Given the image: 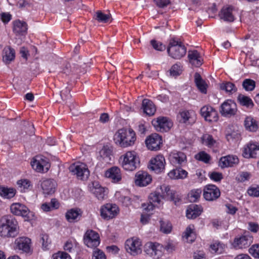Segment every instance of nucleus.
Listing matches in <instances>:
<instances>
[{
  "label": "nucleus",
  "instance_id": "obj_40",
  "mask_svg": "<svg viewBox=\"0 0 259 259\" xmlns=\"http://www.w3.org/2000/svg\"><path fill=\"white\" fill-rule=\"evenodd\" d=\"M237 100L240 105L247 108H252L254 105L252 100L249 97L245 95H239Z\"/></svg>",
  "mask_w": 259,
  "mask_h": 259
},
{
  "label": "nucleus",
  "instance_id": "obj_59",
  "mask_svg": "<svg viewBox=\"0 0 259 259\" xmlns=\"http://www.w3.org/2000/svg\"><path fill=\"white\" fill-rule=\"evenodd\" d=\"M247 193L249 195L253 197L259 196V187L258 186H251L247 190Z\"/></svg>",
  "mask_w": 259,
  "mask_h": 259
},
{
  "label": "nucleus",
  "instance_id": "obj_33",
  "mask_svg": "<svg viewBox=\"0 0 259 259\" xmlns=\"http://www.w3.org/2000/svg\"><path fill=\"white\" fill-rule=\"evenodd\" d=\"M91 191L99 200L104 199L106 195L105 189L97 183L96 185L93 183V187L91 189Z\"/></svg>",
  "mask_w": 259,
  "mask_h": 259
},
{
  "label": "nucleus",
  "instance_id": "obj_26",
  "mask_svg": "<svg viewBox=\"0 0 259 259\" xmlns=\"http://www.w3.org/2000/svg\"><path fill=\"white\" fill-rule=\"evenodd\" d=\"M56 182L53 179H46L42 181L41 187L45 194L50 195L55 192Z\"/></svg>",
  "mask_w": 259,
  "mask_h": 259
},
{
  "label": "nucleus",
  "instance_id": "obj_22",
  "mask_svg": "<svg viewBox=\"0 0 259 259\" xmlns=\"http://www.w3.org/2000/svg\"><path fill=\"white\" fill-rule=\"evenodd\" d=\"M179 121L183 123H190L195 120V114L193 111L183 110L177 115Z\"/></svg>",
  "mask_w": 259,
  "mask_h": 259
},
{
  "label": "nucleus",
  "instance_id": "obj_27",
  "mask_svg": "<svg viewBox=\"0 0 259 259\" xmlns=\"http://www.w3.org/2000/svg\"><path fill=\"white\" fill-rule=\"evenodd\" d=\"M219 16L221 19L227 22H233L235 19L233 14V8L231 6L224 7L219 13Z\"/></svg>",
  "mask_w": 259,
  "mask_h": 259
},
{
  "label": "nucleus",
  "instance_id": "obj_48",
  "mask_svg": "<svg viewBox=\"0 0 259 259\" xmlns=\"http://www.w3.org/2000/svg\"><path fill=\"white\" fill-rule=\"evenodd\" d=\"M222 90H225L227 93L232 94L236 91L235 85L230 82L222 83L220 86Z\"/></svg>",
  "mask_w": 259,
  "mask_h": 259
},
{
  "label": "nucleus",
  "instance_id": "obj_8",
  "mask_svg": "<svg viewBox=\"0 0 259 259\" xmlns=\"http://www.w3.org/2000/svg\"><path fill=\"white\" fill-rule=\"evenodd\" d=\"M32 168L39 172H46L50 167V164L49 160L42 156H37L31 162Z\"/></svg>",
  "mask_w": 259,
  "mask_h": 259
},
{
  "label": "nucleus",
  "instance_id": "obj_29",
  "mask_svg": "<svg viewBox=\"0 0 259 259\" xmlns=\"http://www.w3.org/2000/svg\"><path fill=\"white\" fill-rule=\"evenodd\" d=\"M3 61L7 64H9L14 60L15 57V51L14 49L10 46L5 47L2 52Z\"/></svg>",
  "mask_w": 259,
  "mask_h": 259
},
{
  "label": "nucleus",
  "instance_id": "obj_11",
  "mask_svg": "<svg viewBox=\"0 0 259 259\" xmlns=\"http://www.w3.org/2000/svg\"><path fill=\"white\" fill-rule=\"evenodd\" d=\"M119 212V209L116 204L107 203L100 209L101 215L103 219L109 220L114 218Z\"/></svg>",
  "mask_w": 259,
  "mask_h": 259
},
{
  "label": "nucleus",
  "instance_id": "obj_57",
  "mask_svg": "<svg viewBox=\"0 0 259 259\" xmlns=\"http://www.w3.org/2000/svg\"><path fill=\"white\" fill-rule=\"evenodd\" d=\"M52 259H72L70 256L65 252L58 251L52 255Z\"/></svg>",
  "mask_w": 259,
  "mask_h": 259
},
{
  "label": "nucleus",
  "instance_id": "obj_10",
  "mask_svg": "<svg viewBox=\"0 0 259 259\" xmlns=\"http://www.w3.org/2000/svg\"><path fill=\"white\" fill-rule=\"evenodd\" d=\"M165 163L164 157L161 154L157 155L150 160L149 168L151 170L158 174L164 169Z\"/></svg>",
  "mask_w": 259,
  "mask_h": 259
},
{
  "label": "nucleus",
  "instance_id": "obj_17",
  "mask_svg": "<svg viewBox=\"0 0 259 259\" xmlns=\"http://www.w3.org/2000/svg\"><path fill=\"white\" fill-rule=\"evenodd\" d=\"M169 160L175 166H183L187 162V156L182 152L174 151L169 154Z\"/></svg>",
  "mask_w": 259,
  "mask_h": 259
},
{
  "label": "nucleus",
  "instance_id": "obj_45",
  "mask_svg": "<svg viewBox=\"0 0 259 259\" xmlns=\"http://www.w3.org/2000/svg\"><path fill=\"white\" fill-rule=\"evenodd\" d=\"M95 19L100 22L107 23L110 20L111 15L106 14L101 11H97L95 16Z\"/></svg>",
  "mask_w": 259,
  "mask_h": 259
},
{
  "label": "nucleus",
  "instance_id": "obj_21",
  "mask_svg": "<svg viewBox=\"0 0 259 259\" xmlns=\"http://www.w3.org/2000/svg\"><path fill=\"white\" fill-rule=\"evenodd\" d=\"M31 240L25 237L17 238L15 241V249L24 252H29L30 250Z\"/></svg>",
  "mask_w": 259,
  "mask_h": 259
},
{
  "label": "nucleus",
  "instance_id": "obj_55",
  "mask_svg": "<svg viewBox=\"0 0 259 259\" xmlns=\"http://www.w3.org/2000/svg\"><path fill=\"white\" fill-rule=\"evenodd\" d=\"M249 253L255 258H259V244L252 245L249 249Z\"/></svg>",
  "mask_w": 259,
  "mask_h": 259
},
{
  "label": "nucleus",
  "instance_id": "obj_13",
  "mask_svg": "<svg viewBox=\"0 0 259 259\" xmlns=\"http://www.w3.org/2000/svg\"><path fill=\"white\" fill-rule=\"evenodd\" d=\"M237 111L236 103L231 100L224 102L221 106L220 113L222 115L230 117L236 114Z\"/></svg>",
  "mask_w": 259,
  "mask_h": 259
},
{
  "label": "nucleus",
  "instance_id": "obj_53",
  "mask_svg": "<svg viewBox=\"0 0 259 259\" xmlns=\"http://www.w3.org/2000/svg\"><path fill=\"white\" fill-rule=\"evenodd\" d=\"M170 74L171 76H178L182 72V67L179 64H175L172 66L170 70Z\"/></svg>",
  "mask_w": 259,
  "mask_h": 259
},
{
  "label": "nucleus",
  "instance_id": "obj_4",
  "mask_svg": "<svg viewBox=\"0 0 259 259\" xmlns=\"http://www.w3.org/2000/svg\"><path fill=\"white\" fill-rule=\"evenodd\" d=\"M167 51L172 58L180 59L185 55L187 49L181 41L172 39L169 41Z\"/></svg>",
  "mask_w": 259,
  "mask_h": 259
},
{
  "label": "nucleus",
  "instance_id": "obj_39",
  "mask_svg": "<svg viewBox=\"0 0 259 259\" xmlns=\"http://www.w3.org/2000/svg\"><path fill=\"white\" fill-rule=\"evenodd\" d=\"M16 194L15 189L2 187L0 188V195L5 199H11Z\"/></svg>",
  "mask_w": 259,
  "mask_h": 259
},
{
  "label": "nucleus",
  "instance_id": "obj_31",
  "mask_svg": "<svg viewBox=\"0 0 259 259\" xmlns=\"http://www.w3.org/2000/svg\"><path fill=\"white\" fill-rule=\"evenodd\" d=\"M81 216V212L80 210L75 208L68 210L65 214L66 220L70 223L77 222Z\"/></svg>",
  "mask_w": 259,
  "mask_h": 259
},
{
  "label": "nucleus",
  "instance_id": "obj_36",
  "mask_svg": "<svg viewBox=\"0 0 259 259\" xmlns=\"http://www.w3.org/2000/svg\"><path fill=\"white\" fill-rule=\"evenodd\" d=\"M195 82L198 90L203 94L207 92V85L203 80L198 73H196L194 75Z\"/></svg>",
  "mask_w": 259,
  "mask_h": 259
},
{
  "label": "nucleus",
  "instance_id": "obj_46",
  "mask_svg": "<svg viewBox=\"0 0 259 259\" xmlns=\"http://www.w3.org/2000/svg\"><path fill=\"white\" fill-rule=\"evenodd\" d=\"M242 87L246 91H252L255 87V82L251 79H245L242 82Z\"/></svg>",
  "mask_w": 259,
  "mask_h": 259
},
{
  "label": "nucleus",
  "instance_id": "obj_32",
  "mask_svg": "<svg viewBox=\"0 0 259 259\" xmlns=\"http://www.w3.org/2000/svg\"><path fill=\"white\" fill-rule=\"evenodd\" d=\"M202 211L201 206L196 204L191 205L187 210L186 216L188 219H195L199 216Z\"/></svg>",
  "mask_w": 259,
  "mask_h": 259
},
{
  "label": "nucleus",
  "instance_id": "obj_61",
  "mask_svg": "<svg viewBox=\"0 0 259 259\" xmlns=\"http://www.w3.org/2000/svg\"><path fill=\"white\" fill-rule=\"evenodd\" d=\"M210 178L213 181L218 182L223 179V175L220 172H212L210 174Z\"/></svg>",
  "mask_w": 259,
  "mask_h": 259
},
{
  "label": "nucleus",
  "instance_id": "obj_38",
  "mask_svg": "<svg viewBox=\"0 0 259 259\" xmlns=\"http://www.w3.org/2000/svg\"><path fill=\"white\" fill-rule=\"evenodd\" d=\"M17 184L19 190L21 192H26L30 190L32 188V184L28 179H21L17 181Z\"/></svg>",
  "mask_w": 259,
  "mask_h": 259
},
{
  "label": "nucleus",
  "instance_id": "obj_50",
  "mask_svg": "<svg viewBox=\"0 0 259 259\" xmlns=\"http://www.w3.org/2000/svg\"><path fill=\"white\" fill-rule=\"evenodd\" d=\"M160 231L165 234L169 233L171 232L172 226L171 224L168 222L160 221Z\"/></svg>",
  "mask_w": 259,
  "mask_h": 259
},
{
  "label": "nucleus",
  "instance_id": "obj_35",
  "mask_svg": "<svg viewBox=\"0 0 259 259\" xmlns=\"http://www.w3.org/2000/svg\"><path fill=\"white\" fill-rule=\"evenodd\" d=\"M27 30V24L24 22L19 20L14 23L13 31L17 35H23Z\"/></svg>",
  "mask_w": 259,
  "mask_h": 259
},
{
  "label": "nucleus",
  "instance_id": "obj_64",
  "mask_svg": "<svg viewBox=\"0 0 259 259\" xmlns=\"http://www.w3.org/2000/svg\"><path fill=\"white\" fill-rule=\"evenodd\" d=\"M250 174L247 172H242L238 177V181L244 182L249 179Z\"/></svg>",
  "mask_w": 259,
  "mask_h": 259
},
{
  "label": "nucleus",
  "instance_id": "obj_41",
  "mask_svg": "<svg viewBox=\"0 0 259 259\" xmlns=\"http://www.w3.org/2000/svg\"><path fill=\"white\" fill-rule=\"evenodd\" d=\"M202 143L209 147H214L217 141L213 138L212 136L209 134H204L201 137Z\"/></svg>",
  "mask_w": 259,
  "mask_h": 259
},
{
  "label": "nucleus",
  "instance_id": "obj_58",
  "mask_svg": "<svg viewBox=\"0 0 259 259\" xmlns=\"http://www.w3.org/2000/svg\"><path fill=\"white\" fill-rule=\"evenodd\" d=\"M76 243L70 240L67 241L64 245V249L65 251L72 253L74 251Z\"/></svg>",
  "mask_w": 259,
  "mask_h": 259
},
{
  "label": "nucleus",
  "instance_id": "obj_52",
  "mask_svg": "<svg viewBox=\"0 0 259 259\" xmlns=\"http://www.w3.org/2000/svg\"><path fill=\"white\" fill-rule=\"evenodd\" d=\"M161 198V195L156 192L151 193L149 196L150 202L156 205L160 203Z\"/></svg>",
  "mask_w": 259,
  "mask_h": 259
},
{
  "label": "nucleus",
  "instance_id": "obj_62",
  "mask_svg": "<svg viewBox=\"0 0 259 259\" xmlns=\"http://www.w3.org/2000/svg\"><path fill=\"white\" fill-rule=\"evenodd\" d=\"M154 1L159 8H164L170 3V0H154Z\"/></svg>",
  "mask_w": 259,
  "mask_h": 259
},
{
  "label": "nucleus",
  "instance_id": "obj_42",
  "mask_svg": "<svg viewBox=\"0 0 259 259\" xmlns=\"http://www.w3.org/2000/svg\"><path fill=\"white\" fill-rule=\"evenodd\" d=\"M194 227L193 225L188 226L185 231L184 237L187 240V242H192L196 238V235L194 231Z\"/></svg>",
  "mask_w": 259,
  "mask_h": 259
},
{
  "label": "nucleus",
  "instance_id": "obj_63",
  "mask_svg": "<svg viewBox=\"0 0 259 259\" xmlns=\"http://www.w3.org/2000/svg\"><path fill=\"white\" fill-rule=\"evenodd\" d=\"M156 206V204H153L150 202L147 204H143L142 207L143 209L147 211V212H149L151 210H153L154 207Z\"/></svg>",
  "mask_w": 259,
  "mask_h": 259
},
{
  "label": "nucleus",
  "instance_id": "obj_37",
  "mask_svg": "<svg viewBox=\"0 0 259 259\" xmlns=\"http://www.w3.org/2000/svg\"><path fill=\"white\" fill-rule=\"evenodd\" d=\"M246 129L250 132H255L258 128V125L255 119L251 116L247 117L244 120Z\"/></svg>",
  "mask_w": 259,
  "mask_h": 259
},
{
  "label": "nucleus",
  "instance_id": "obj_25",
  "mask_svg": "<svg viewBox=\"0 0 259 259\" xmlns=\"http://www.w3.org/2000/svg\"><path fill=\"white\" fill-rule=\"evenodd\" d=\"M10 209L13 214L23 217H27L29 213L28 208L25 205L19 203L12 204Z\"/></svg>",
  "mask_w": 259,
  "mask_h": 259
},
{
  "label": "nucleus",
  "instance_id": "obj_16",
  "mask_svg": "<svg viewBox=\"0 0 259 259\" xmlns=\"http://www.w3.org/2000/svg\"><path fill=\"white\" fill-rule=\"evenodd\" d=\"M200 113L206 121L209 122L217 121L218 119L217 111L210 106H204L201 108Z\"/></svg>",
  "mask_w": 259,
  "mask_h": 259
},
{
  "label": "nucleus",
  "instance_id": "obj_60",
  "mask_svg": "<svg viewBox=\"0 0 259 259\" xmlns=\"http://www.w3.org/2000/svg\"><path fill=\"white\" fill-rule=\"evenodd\" d=\"M170 200L174 202L175 204H177L179 202V201L181 200V196L180 195V194L174 191L172 194H171L169 196Z\"/></svg>",
  "mask_w": 259,
  "mask_h": 259
},
{
  "label": "nucleus",
  "instance_id": "obj_54",
  "mask_svg": "<svg viewBox=\"0 0 259 259\" xmlns=\"http://www.w3.org/2000/svg\"><path fill=\"white\" fill-rule=\"evenodd\" d=\"M92 259H106V256L102 250L96 248L93 252Z\"/></svg>",
  "mask_w": 259,
  "mask_h": 259
},
{
  "label": "nucleus",
  "instance_id": "obj_30",
  "mask_svg": "<svg viewBox=\"0 0 259 259\" xmlns=\"http://www.w3.org/2000/svg\"><path fill=\"white\" fill-rule=\"evenodd\" d=\"M143 112L149 116L154 114L156 111L155 106L153 102L149 99H144L142 101Z\"/></svg>",
  "mask_w": 259,
  "mask_h": 259
},
{
  "label": "nucleus",
  "instance_id": "obj_51",
  "mask_svg": "<svg viewBox=\"0 0 259 259\" xmlns=\"http://www.w3.org/2000/svg\"><path fill=\"white\" fill-rule=\"evenodd\" d=\"M40 242L41 243L42 247L44 250L49 249V246L51 244V240L48 235L46 234H41Z\"/></svg>",
  "mask_w": 259,
  "mask_h": 259
},
{
  "label": "nucleus",
  "instance_id": "obj_49",
  "mask_svg": "<svg viewBox=\"0 0 259 259\" xmlns=\"http://www.w3.org/2000/svg\"><path fill=\"white\" fill-rule=\"evenodd\" d=\"M195 158L199 161L207 163L210 160V156L204 151H201L196 154Z\"/></svg>",
  "mask_w": 259,
  "mask_h": 259
},
{
  "label": "nucleus",
  "instance_id": "obj_28",
  "mask_svg": "<svg viewBox=\"0 0 259 259\" xmlns=\"http://www.w3.org/2000/svg\"><path fill=\"white\" fill-rule=\"evenodd\" d=\"M188 58L190 62L195 67H199L202 64V59L199 53L196 50L189 51Z\"/></svg>",
  "mask_w": 259,
  "mask_h": 259
},
{
  "label": "nucleus",
  "instance_id": "obj_12",
  "mask_svg": "<svg viewBox=\"0 0 259 259\" xmlns=\"http://www.w3.org/2000/svg\"><path fill=\"white\" fill-rule=\"evenodd\" d=\"M242 155L246 158L259 157V144L252 142L247 143L243 147Z\"/></svg>",
  "mask_w": 259,
  "mask_h": 259
},
{
  "label": "nucleus",
  "instance_id": "obj_44",
  "mask_svg": "<svg viewBox=\"0 0 259 259\" xmlns=\"http://www.w3.org/2000/svg\"><path fill=\"white\" fill-rule=\"evenodd\" d=\"M225 245L219 241H215L210 245L211 251L212 253L221 254L224 251Z\"/></svg>",
  "mask_w": 259,
  "mask_h": 259
},
{
  "label": "nucleus",
  "instance_id": "obj_18",
  "mask_svg": "<svg viewBox=\"0 0 259 259\" xmlns=\"http://www.w3.org/2000/svg\"><path fill=\"white\" fill-rule=\"evenodd\" d=\"M152 181V178L147 172L139 171L135 175V183L137 186L145 187L149 185Z\"/></svg>",
  "mask_w": 259,
  "mask_h": 259
},
{
  "label": "nucleus",
  "instance_id": "obj_20",
  "mask_svg": "<svg viewBox=\"0 0 259 259\" xmlns=\"http://www.w3.org/2000/svg\"><path fill=\"white\" fill-rule=\"evenodd\" d=\"M162 245L158 243L148 242L146 244L145 251L153 257H159L162 255Z\"/></svg>",
  "mask_w": 259,
  "mask_h": 259
},
{
  "label": "nucleus",
  "instance_id": "obj_47",
  "mask_svg": "<svg viewBox=\"0 0 259 259\" xmlns=\"http://www.w3.org/2000/svg\"><path fill=\"white\" fill-rule=\"evenodd\" d=\"M202 193L200 189L191 190L188 194V198L191 202H196L200 198Z\"/></svg>",
  "mask_w": 259,
  "mask_h": 259
},
{
  "label": "nucleus",
  "instance_id": "obj_14",
  "mask_svg": "<svg viewBox=\"0 0 259 259\" xmlns=\"http://www.w3.org/2000/svg\"><path fill=\"white\" fill-rule=\"evenodd\" d=\"M220 194L219 189L214 185H208L204 188L203 195L207 201H214L220 196Z\"/></svg>",
  "mask_w": 259,
  "mask_h": 259
},
{
  "label": "nucleus",
  "instance_id": "obj_24",
  "mask_svg": "<svg viewBox=\"0 0 259 259\" xmlns=\"http://www.w3.org/2000/svg\"><path fill=\"white\" fill-rule=\"evenodd\" d=\"M239 163V159L235 155H227L221 157L219 161V166L222 168L232 167Z\"/></svg>",
  "mask_w": 259,
  "mask_h": 259
},
{
  "label": "nucleus",
  "instance_id": "obj_6",
  "mask_svg": "<svg viewBox=\"0 0 259 259\" xmlns=\"http://www.w3.org/2000/svg\"><path fill=\"white\" fill-rule=\"evenodd\" d=\"M69 170L76 175L78 179L81 180H87L90 175V171L88 166L83 163H74L70 166Z\"/></svg>",
  "mask_w": 259,
  "mask_h": 259
},
{
  "label": "nucleus",
  "instance_id": "obj_9",
  "mask_svg": "<svg viewBox=\"0 0 259 259\" xmlns=\"http://www.w3.org/2000/svg\"><path fill=\"white\" fill-rule=\"evenodd\" d=\"M84 244L90 248H96L100 243L99 234L93 230H87L84 235Z\"/></svg>",
  "mask_w": 259,
  "mask_h": 259
},
{
  "label": "nucleus",
  "instance_id": "obj_2",
  "mask_svg": "<svg viewBox=\"0 0 259 259\" xmlns=\"http://www.w3.org/2000/svg\"><path fill=\"white\" fill-rule=\"evenodd\" d=\"M121 167L126 171H134L140 165V159L137 153L134 151H128L121 155L119 159Z\"/></svg>",
  "mask_w": 259,
  "mask_h": 259
},
{
  "label": "nucleus",
  "instance_id": "obj_34",
  "mask_svg": "<svg viewBox=\"0 0 259 259\" xmlns=\"http://www.w3.org/2000/svg\"><path fill=\"white\" fill-rule=\"evenodd\" d=\"M188 172L181 168L174 169L170 170L168 174V177L172 179H183L187 177Z\"/></svg>",
  "mask_w": 259,
  "mask_h": 259
},
{
  "label": "nucleus",
  "instance_id": "obj_3",
  "mask_svg": "<svg viewBox=\"0 0 259 259\" xmlns=\"http://www.w3.org/2000/svg\"><path fill=\"white\" fill-rule=\"evenodd\" d=\"M0 236L3 237H14L18 233L17 221L13 219L5 216L1 220Z\"/></svg>",
  "mask_w": 259,
  "mask_h": 259
},
{
  "label": "nucleus",
  "instance_id": "obj_23",
  "mask_svg": "<svg viewBox=\"0 0 259 259\" xmlns=\"http://www.w3.org/2000/svg\"><path fill=\"white\" fill-rule=\"evenodd\" d=\"M105 175L115 183L119 182L122 179L120 169L117 166L112 167L107 170Z\"/></svg>",
  "mask_w": 259,
  "mask_h": 259
},
{
  "label": "nucleus",
  "instance_id": "obj_43",
  "mask_svg": "<svg viewBox=\"0 0 259 259\" xmlns=\"http://www.w3.org/2000/svg\"><path fill=\"white\" fill-rule=\"evenodd\" d=\"M100 156L105 162L108 163L111 160L112 151L109 148L104 147L100 151Z\"/></svg>",
  "mask_w": 259,
  "mask_h": 259
},
{
  "label": "nucleus",
  "instance_id": "obj_5",
  "mask_svg": "<svg viewBox=\"0 0 259 259\" xmlns=\"http://www.w3.org/2000/svg\"><path fill=\"white\" fill-rule=\"evenodd\" d=\"M253 238L249 232L238 235L234 238L231 245L235 249H243L248 248L253 242Z\"/></svg>",
  "mask_w": 259,
  "mask_h": 259
},
{
  "label": "nucleus",
  "instance_id": "obj_56",
  "mask_svg": "<svg viewBox=\"0 0 259 259\" xmlns=\"http://www.w3.org/2000/svg\"><path fill=\"white\" fill-rule=\"evenodd\" d=\"M150 44L153 48L157 51H162L165 49V46L163 45L162 42L155 39L151 40Z\"/></svg>",
  "mask_w": 259,
  "mask_h": 259
},
{
  "label": "nucleus",
  "instance_id": "obj_15",
  "mask_svg": "<svg viewBox=\"0 0 259 259\" xmlns=\"http://www.w3.org/2000/svg\"><path fill=\"white\" fill-rule=\"evenodd\" d=\"M152 123L157 131L161 132L168 131L172 125V122L164 117H160L153 119Z\"/></svg>",
  "mask_w": 259,
  "mask_h": 259
},
{
  "label": "nucleus",
  "instance_id": "obj_7",
  "mask_svg": "<svg viewBox=\"0 0 259 259\" xmlns=\"http://www.w3.org/2000/svg\"><path fill=\"white\" fill-rule=\"evenodd\" d=\"M142 242L137 237L127 239L125 243V248L127 252L133 255H136L142 252Z\"/></svg>",
  "mask_w": 259,
  "mask_h": 259
},
{
  "label": "nucleus",
  "instance_id": "obj_19",
  "mask_svg": "<svg viewBox=\"0 0 259 259\" xmlns=\"http://www.w3.org/2000/svg\"><path fill=\"white\" fill-rule=\"evenodd\" d=\"M145 143L149 149L157 150L160 148V145L162 144V139L157 134H152L146 139Z\"/></svg>",
  "mask_w": 259,
  "mask_h": 259
},
{
  "label": "nucleus",
  "instance_id": "obj_1",
  "mask_svg": "<svg viewBox=\"0 0 259 259\" xmlns=\"http://www.w3.org/2000/svg\"><path fill=\"white\" fill-rule=\"evenodd\" d=\"M113 140L117 145L122 148L132 146L136 141V133L131 128H121L114 134Z\"/></svg>",
  "mask_w": 259,
  "mask_h": 259
}]
</instances>
